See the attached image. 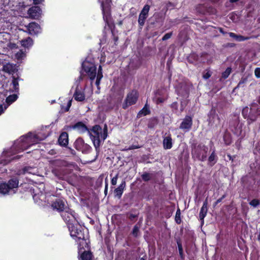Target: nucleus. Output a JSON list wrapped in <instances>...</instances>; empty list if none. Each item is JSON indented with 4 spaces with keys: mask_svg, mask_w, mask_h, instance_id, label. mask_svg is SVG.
I'll list each match as a JSON object with an SVG mask.
<instances>
[{
    "mask_svg": "<svg viewBox=\"0 0 260 260\" xmlns=\"http://www.w3.org/2000/svg\"><path fill=\"white\" fill-rule=\"evenodd\" d=\"M231 68H228L226 70L222 73V78L224 79L227 78L231 73Z\"/></svg>",
    "mask_w": 260,
    "mask_h": 260,
    "instance_id": "nucleus-34",
    "label": "nucleus"
},
{
    "mask_svg": "<svg viewBox=\"0 0 260 260\" xmlns=\"http://www.w3.org/2000/svg\"><path fill=\"white\" fill-rule=\"evenodd\" d=\"M118 175L117 174L115 177H114L111 180V184L113 185H115L117 183V181L118 179Z\"/></svg>",
    "mask_w": 260,
    "mask_h": 260,
    "instance_id": "nucleus-45",
    "label": "nucleus"
},
{
    "mask_svg": "<svg viewBox=\"0 0 260 260\" xmlns=\"http://www.w3.org/2000/svg\"><path fill=\"white\" fill-rule=\"evenodd\" d=\"M239 0H230V2L231 3H235V2H237V1H238Z\"/></svg>",
    "mask_w": 260,
    "mask_h": 260,
    "instance_id": "nucleus-59",
    "label": "nucleus"
},
{
    "mask_svg": "<svg viewBox=\"0 0 260 260\" xmlns=\"http://www.w3.org/2000/svg\"><path fill=\"white\" fill-rule=\"evenodd\" d=\"M225 197V195L224 194L222 196L221 198L218 199L216 202H215V205H217L219 203L221 202L222 201V200Z\"/></svg>",
    "mask_w": 260,
    "mask_h": 260,
    "instance_id": "nucleus-51",
    "label": "nucleus"
},
{
    "mask_svg": "<svg viewBox=\"0 0 260 260\" xmlns=\"http://www.w3.org/2000/svg\"><path fill=\"white\" fill-rule=\"evenodd\" d=\"M21 44L22 46L25 47H28L30 46L32 44V40L29 37L27 38L26 39L22 40L21 41Z\"/></svg>",
    "mask_w": 260,
    "mask_h": 260,
    "instance_id": "nucleus-26",
    "label": "nucleus"
},
{
    "mask_svg": "<svg viewBox=\"0 0 260 260\" xmlns=\"http://www.w3.org/2000/svg\"><path fill=\"white\" fill-rule=\"evenodd\" d=\"M254 74L256 78H260V68H256L255 69Z\"/></svg>",
    "mask_w": 260,
    "mask_h": 260,
    "instance_id": "nucleus-42",
    "label": "nucleus"
},
{
    "mask_svg": "<svg viewBox=\"0 0 260 260\" xmlns=\"http://www.w3.org/2000/svg\"><path fill=\"white\" fill-rule=\"evenodd\" d=\"M172 32H169V33H167V34H165L164 35V36L162 37V40L166 41V40L170 39L171 38V37L172 36Z\"/></svg>",
    "mask_w": 260,
    "mask_h": 260,
    "instance_id": "nucleus-41",
    "label": "nucleus"
},
{
    "mask_svg": "<svg viewBox=\"0 0 260 260\" xmlns=\"http://www.w3.org/2000/svg\"><path fill=\"white\" fill-rule=\"evenodd\" d=\"M251 104L252 105L256 112H257V114L260 115V105H258L256 103H253Z\"/></svg>",
    "mask_w": 260,
    "mask_h": 260,
    "instance_id": "nucleus-37",
    "label": "nucleus"
},
{
    "mask_svg": "<svg viewBox=\"0 0 260 260\" xmlns=\"http://www.w3.org/2000/svg\"><path fill=\"white\" fill-rule=\"evenodd\" d=\"M138 231H139L138 228L136 226H135L133 229V235H134L135 236H137Z\"/></svg>",
    "mask_w": 260,
    "mask_h": 260,
    "instance_id": "nucleus-50",
    "label": "nucleus"
},
{
    "mask_svg": "<svg viewBox=\"0 0 260 260\" xmlns=\"http://www.w3.org/2000/svg\"><path fill=\"white\" fill-rule=\"evenodd\" d=\"M213 118L215 119V120L213 121V123H215L216 125L219 124L220 122V119L218 115L214 114L213 116Z\"/></svg>",
    "mask_w": 260,
    "mask_h": 260,
    "instance_id": "nucleus-38",
    "label": "nucleus"
},
{
    "mask_svg": "<svg viewBox=\"0 0 260 260\" xmlns=\"http://www.w3.org/2000/svg\"><path fill=\"white\" fill-rule=\"evenodd\" d=\"M138 98V94L136 90H132L129 92L126 96V98L122 105V108L124 109L128 107L135 104Z\"/></svg>",
    "mask_w": 260,
    "mask_h": 260,
    "instance_id": "nucleus-8",
    "label": "nucleus"
},
{
    "mask_svg": "<svg viewBox=\"0 0 260 260\" xmlns=\"http://www.w3.org/2000/svg\"><path fill=\"white\" fill-rule=\"evenodd\" d=\"M8 46L11 49H14L17 48L16 44H15L14 43H9Z\"/></svg>",
    "mask_w": 260,
    "mask_h": 260,
    "instance_id": "nucleus-49",
    "label": "nucleus"
},
{
    "mask_svg": "<svg viewBox=\"0 0 260 260\" xmlns=\"http://www.w3.org/2000/svg\"><path fill=\"white\" fill-rule=\"evenodd\" d=\"M61 216L68 224L71 236L78 239H84V236L82 231L77 228L78 221L77 219L76 214L70 209H66L61 213Z\"/></svg>",
    "mask_w": 260,
    "mask_h": 260,
    "instance_id": "nucleus-1",
    "label": "nucleus"
},
{
    "mask_svg": "<svg viewBox=\"0 0 260 260\" xmlns=\"http://www.w3.org/2000/svg\"><path fill=\"white\" fill-rule=\"evenodd\" d=\"M192 124V118L189 116H186L183 119L180 125V128L185 132H188L191 127Z\"/></svg>",
    "mask_w": 260,
    "mask_h": 260,
    "instance_id": "nucleus-12",
    "label": "nucleus"
},
{
    "mask_svg": "<svg viewBox=\"0 0 260 260\" xmlns=\"http://www.w3.org/2000/svg\"><path fill=\"white\" fill-rule=\"evenodd\" d=\"M72 100H70L69 101V102L68 103V104H67V108H66V111H68L69 110V109H70V107H71V106L72 105Z\"/></svg>",
    "mask_w": 260,
    "mask_h": 260,
    "instance_id": "nucleus-52",
    "label": "nucleus"
},
{
    "mask_svg": "<svg viewBox=\"0 0 260 260\" xmlns=\"http://www.w3.org/2000/svg\"><path fill=\"white\" fill-rule=\"evenodd\" d=\"M107 189H108V185L107 184L106 185V187H105V192H107Z\"/></svg>",
    "mask_w": 260,
    "mask_h": 260,
    "instance_id": "nucleus-60",
    "label": "nucleus"
},
{
    "mask_svg": "<svg viewBox=\"0 0 260 260\" xmlns=\"http://www.w3.org/2000/svg\"><path fill=\"white\" fill-rule=\"evenodd\" d=\"M19 181L16 178L10 179L8 183H3L0 184V193L6 194L8 193L10 190L16 188L18 186Z\"/></svg>",
    "mask_w": 260,
    "mask_h": 260,
    "instance_id": "nucleus-6",
    "label": "nucleus"
},
{
    "mask_svg": "<svg viewBox=\"0 0 260 260\" xmlns=\"http://www.w3.org/2000/svg\"><path fill=\"white\" fill-rule=\"evenodd\" d=\"M142 178L144 181H148L150 179V176L148 173H144L142 175Z\"/></svg>",
    "mask_w": 260,
    "mask_h": 260,
    "instance_id": "nucleus-40",
    "label": "nucleus"
},
{
    "mask_svg": "<svg viewBox=\"0 0 260 260\" xmlns=\"http://www.w3.org/2000/svg\"><path fill=\"white\" fill-rule=\"evenodd\" d=\"M108 128L106 124L102 128L100 125H95L93 126L90 131H88V134L92 140L95 149L97 152L99 151L101 141H103L107 138L108 136Z\"/></svg>",
    "mask_w": 260,
    "mask_h": 260,
    "instance_id": "nucleus-2",
    "label": "nucleus"
},
{
    "mask_svg": "<svg viewBox=\"0 0 260 260\" xmlns=\"http://www.w3.org/2000/svg\"><path fill=\"white\" fill-rule=\"evenodd\" d=\"M230 128L235 134L239 136L242 133V124L236 119L231 123Z\"/></svg>",
    "mask_w": 260,
    "mask_h": 260,
    "instance_id": "nucleus-11",
    "label": "nucleus"
},
{
    "mask_svg": "<svg viewBox=\"0 0 260 260\" xmlns=\"http://www.w3.org/2000/svg\"><path fill=\"white\" fill-rule=\"evenodd\" d=\"M140 260H145L144 258H141Z\"/></svg>",
    "mask_w": 260,
    "mask_h": 260,
    "instance_id": "nucleus-63",
    "label": "nucleus"
},
{
    "mask_svg": "<svg viewBox=\"0 0 260 260\" xmlns=\"http://www.w3.org/2000/svg\"><path fill=\"white\" fill-rule=\"evenodd\" d=\"M74 97L76 101L79 102H82L85 99L84 93L76 89L74 94Z\"/></svg>",
    "mask_w": 260,
    "mask_h": 260,
    "instance_id": "nucleus-20",
    "label": "nucleus"
},
{
    "mask_svg": "<svg viewBox=\"0 0 260 260\" xmlns=\"http://www.w3.org/2000/svg\"><path fill=\"white\" fill-rule=\"evenodd\" d=\"M175 221L178 224H180L181 222V212L179 209H178L176 211L175 215Z\"/></svg>",
    "mask_w": 260,
    "mask_h": 260,
    "instance_id": "nucleus-33",
    "label": "nucleus"
},
{
    "mask_svg": "<svg viewBox=\"0 0 260 260\" xmlns=\"http://www.w3.org/2000/svg\"><path fill=\"white\" fill-rule=\"evenodd\" d=\"M7 107H5V108H3V107L2 105H0V115L3 113L4 111L6 109Z\"/></svg>",
    "mask_w": 260,
    "mask_h": 260,
    "instance_id": "nucleus-53",
    "label": "nucleus"
},
{
    "mask_svg": "<svg viewBox=\"0 0 260 260\" xmlns=\"http://www.w3.org/2000/svg\"><path fill=\"white\" fill-rule=\"evenodd\" d=\"M51 206L53 209H56V210L61 212V213L62 211H64V202L60 200H57L55 202L52 203Z\"/></svg>",
    "mask_w": 260,
    "mask_h": 260,
    "instance_id": "nucleus-16",
    "label": "nucleus"
},
{
    "mask_svg": "<svg viewBox=\"0 0 260 260\" xmlns=\"http://www.w3.org/2000/svg\"><path fill=\"white\" fill-rule=\"evenodd\" d=\"M82 66L92 82L95 79L96 75V68L95 66L88 61H84L82 63Z\"/></svg>",
    "mask_w": 260,
    "mask_h": 260,
    "instance_id": "nucleus-7",
    "label": "nucleus"
},
{
    "mask_svg": "<svg viewBox=\"0 0 260 260\" xmlns=\"http://www.w3.org/2000/svg\"><path fill=\"white\" fill-rule=\"evenodd\" d=\"M31 170H32V168L31 167H25L23 169V172L24 173H30Z\"/></svg>",
    "mask_w": 260,
    "mask_h": 260,
    "instance_id": "nucleus-43",
    "label": "nucleus"
},
{
    "mask_svg": "<svg viewBox=\"0 0 260 260\" xmlns=\"http://www.w3.org/2000/svg\"><path fill=\"white\" fill-rule=\"evenodd\" d=\"M127 149V148L125 147V148L123 149V150L126 151L125 149Z\"/></svg>",
    "mask_w": 260,
    "mask_h": 260,
    "instance_id": "nucleus-64",
    "label": "nucleus"
},
{
    "mask_svg": "<svg viewBox=\"0 0 260 260\" xmlns=\"http://www.w3.org/2000/svg\"><path fill=\"white\" fill-rule=\"evenodd\" d=\"M43 139L40 138L38 135L29 133L26 136H22L18 139L15 142L14 147L18 150H23Z\"/></svg>",
    "mask_w": 260,
    "mask_h": 260,
    "instance_id": "nucleus-3",
    "label": "nucleus"
},
{
    "mask_svg": "<svg viewBox=\"0 0 260 260\" xmlns=\"http://www.w3.org/2000/svg\"><path fill=\"white\" fill-rule=\"evenodd\" d=\"M147 18V16L144 15L140 13L139 14V19H138L139 24L140 26H143L145 23V20Z\"/></svg>",
    "mask_w": 260,
    "mask_h": 260,
    "instance_id": "nucleus-29",
    "label": "nucleus"
},
{
    "mask_svg": "<svg viewBox=\"0 0 260 260\" xmlns=\"http://www.w3.org/2000/svg\"><path fill=\"white\" fill-rule=\"evenodd\" d=\"M12 85L13 91L17 92L19 90V83L18 78L13 77Z\"/></svg>",
    "mask_w": 260,
    "mask_h": 260,
    "instance_id": "nucleus-27",
    "label": "nucleus"
},
{
    "mask_svg": "<svg viewBox=\"0 0 260 260\" xmlns=\"http://www.w3.org/2000/svg\"><path fill=\"white\" fill-rule=\"evenodd\" d=\"M140 147H141V146H139V145H132V146L128 147L127 149H125V150H132V149L140 148Z\"/></svg>",
    "mask_w": 260,
    "mask_h": 260,
    "instance_id": "nucleus-44",
    "label": "nucleus"
},
{
    "mask_svg": "<svg viewBox=\"0 0 260 260\" xmlns=\"http://www.w3.org/2000/svg\"><path fill=\"white\" fill-rule=\"evenodd\" d=\"M72 128L80 133H83L88 130L87 126L82 122H78L74 124Z\"/></svg>",
    "mask_w": 260,
    "mask_h": 260,
    "instance_id": "nucleus-17",
    "label": "nucleus"
},
{
    "mask_svg": "<svg viewBox=\"0 0 260 260\" xmlns=\"http://www.w3.org/2000/svg\"><path fill=\"white\" fill-rule=\"evenodd\" d=\"M217 160V157L215 154V150H213L208 158L209 162L211 166L215 164Z\"/></svg>",
    "mask_w": 260,
    "mask_h": 260,
    "instance_id": "nucleus-25",
    "label": "nucleus"
},
{
    "mask_svg": "<svg viewBox=\"0 0 260 260\" xmlns=\"http://www.w3.org/2000/svg\"><path fill=\"white\" fill-rule=\"evenodd\" d=\"M207 72L204 73L203 75V77L205 79H209L211 76V72L210 71L207 70Z\"/></svg>",
    "mask_w": 260,
    "mask_h": 260,
    "instance_id": "nucleus-39",
    "label": "nucleus"
},
{
    "mask_svg": "<svg viewBox=\"0 0 260 260\" xmlns=\"http://www.w3.org/2000/svg\"><path fill=\"white\" fill-rule=\"evenodd\" d=\"M24 56V53L21 50H20L19 51H18L15 55L16 58L18 59L22 58Z\"/></svg>",
    "mask_w": 260,
    "mask_h": 260,
    "instance_id": "nucleus-36",
    "label": "nucleus"
},
{
    "mask_svg": "<svg viewBox=\"0 0 260 260\" xmlns=\"http://www.w3.org/2000/svg\"><path fill=\"white\" fill-rule=\"evenodd\" d=\"M249 204L251 207H252L253 208H256L259 205L260 201L258 199H254L252 200L249 203Z\"/></svg>",
    "mask_w": 260,
    "mask_h": 260,
    "instance_id": "nucleus-31",
    "label": "nucleus"
},
{
    "mask_svg": "<svg viewBox=\"0 0 260 260\" xmlns=\"http://www.w3.org/2000/svg\"><path fill=\"white\" fill-rule=\"evenodd\" d=\"M100 75L101 76V78H103L102 68L101 66H100L99 67L97 77H99Z\"/></svg>",
    "mask_w": 260,
    "mask_h": 260,
    "instance_id": "nucleus-48",
    "label": "nucleus"
},
{
    "mask_svg": "<svg viewBox=\"0 0 260 260\" xmlns=\"http://www.w3.org/2000/svg\"><path fill=\"white\" fill-rule=\"evenodd\" d=\"M247 81V78H242L241 80L240 81V82H239L238 83V85L237 86V87H240L241 86L242 84H245Z\"/></svg>",
    "mask_w": 260,
    "mask_h": 260,
    "instance_id": "nucleus-46",
    "label": "nucleus"
},
{
    "mask_svg": "<svg viewBox=\"0 0 260 260\" xmlns=\"http://www.w3.org/2000/svg\"><path fill=\"white\" fill-rule=\"evenodd\" d=\"M55 164L58 166L66 167L67 166L68 163L63 160H57L55 161Z\"/></svg>",
    "mask_w": 260,
    "mask_h": 260,
    "instance_id": "nucleus-35",
    "label": "nucleus"
},
{
    "mask_svg": "<svg viewBox=\"0 0 260 260\" xmlns=\"http://www.w3.org/2000/svg\"><path fill=\"white\" fill-rule=\"evenodd\" d=\"M178 248H179V253L181 255L182 254V252H183L181 245H178Z\"/></svg>",
    "mask_w": 260,
    "mask_h": 260,
    "instance_id": "nucleus-54",
    "label": "nucleus"
},
{
    "mask_svg": "<svg viewBox=\"0 0 260 260\" xmlns=\"http://www.w3.org/2000/svg\"><path fill=\"white\" fill-rule=\"evenodd\" d=\"M101 3V7L103 15V19L106 23L109 25V10L111 6V0H99Z\"/></svg>",
    "mask_w": 260,
    "mask_h": 260,
    "instance_id": "nucleus-9",
    "label": "nucleus"
},
{
    "mask_svg": "<svg viewBox=\"0 0 260 260\" xmlns=\"http://www.w3.org/2000/svg\"><path fill=\"white\" fill-rule=\"evenodd\" d=\"M59 145L66 146L68 143V135L66 132H63L60 135L58 140Z\"/></svg>",
    "mask_w": 260,
    "mask_h": 260,
    "instance_id": "nucleus-18",
    "label": "nucleus"
},
{
    "mask_svg": "<svg viewBox=\"0 0 260 260\" xmlns=\"http://www.w3.org/2000/svg\"><path fill=\"white\" fill-rule=\"evenodd\" d=\"M258 104L259 105H260V98H259L258 100Z\"/></svg>",
    "mask_w": 260,
    "mask_h": 260,
    "instance_id": "nucleus-62",
    "label": "nucleus"
},
{
    "mask_svg": "<svg viewBox=\"0 0 260 260\" xmlns=\"http://www.w3.org/2000/svg\"><path fill=\"white\" fill-rule=\"evenodd\" d=\"M74 145L77 150H80L82 152L89 151L91 149V147L87 144H85L83 140L80 138H78L76 140Z\"/></svg>",
    "mask_w": 260,
    "mask_h": 260,
    "instance_id": "nucleus-10",
    "label": "nucleus"
},
{
    "mask_svg": "<svg viewBox=\"0 0 260 260\" xmlns=\"http://www.w3.org/2000/svg\"><path fill=\"white\" fill-rule=\"evenodd\" d=\"M26 28L27 31L31 35H36L41 32V27L39 25L32 22L29 23L27 25L25 26Z\"/></svg>",
    "mask_w": 260,
    "mask_h": 260,
    "instance_id": "nucleus-13",
    "label": "nucleus"
},
{
    "mask_svg": "<svg viewBox=\"0 0 260 260\" xmlns=\"http://www.w3.org/2000/svg\"><path fill=\"white\" fill-rule=\"evenodd\" d=\"M125 182L124 181H122L120 185L115 189L114 192L115 193V196L120 198L122 194L123 191L125 187Z\"/></svg>",
    "mask_w": 260,
    "mask_h": 260,
    "instance_id": "nucleus-21",
    "label": "nucleus"
},
{
    "mask_svg": "<svg viewBox=\"0 0 260 260\" xmlns=\"http://www.w3.org/2000/svg\"><path fill=\"white\" fill-rule=\"evenodd\" d=\"M163 102H164V100L161 98H159L157 99L156 103H157V104H158V103H162Z\"/></svg>",
    "mask_w": 260,
    "mask_h": 260,
    "instance_id": "nucleus-55",
    "label": "nucleus"
},
{
    "mask_svg": "<svg viewBox=\"0 0 260 260\" xmlns=\"http://www.w3.org/2000/svg\"><path fill=\"white\" fill-rule=\"evenodd\" d=\"M41 10L38 6H34L28 10V15L32 19L38 18L41 15Z\"/></svg>",
    "mask_w": 260,
    "mask_h": 260,
    "instance_id": "nucleus-14",
    "label": "nucleus"
},
{
    "mask_svg": "<svg viewBox=\"0 0 260 260\" xmlns=\"http://www.w3.org/2000/svg\"><path fill=\"white\" fill-rule=\"evenodd\" d=\"M258 240L260 241V234L258 236Z\"/></svg>",
    "mask_w": 260,
    "mask_h": 260,
    "instance_id": "nucleus-61",
    "label": "nucleus"
},
{
    "mask_svg": "<svg viewBox=\"0 0 260 260\" xmlns=\"http://www.w3.org/2000/svg\"><path fill=\"white\" fill-rule=\"evenodd\" d=\"M150 112L148 107H147V105H145L144 107L139 112L138 115L141 116L144 115L145 116L149 114Z\"/></svg>",
    "mask_w": 260,
    "mask_h": 260,
    "instance_id": "nucleus-30",
    "label": "nucleus"
},
{
    "mask_svg": "<svg viewBox=\"0 0 260 260\" xmlns=\"http://www.w3.org/2000/svg\"><path fill=\"white\" fill-rule=\"evenodd\" d=\"M207 205H208V202H207V200L206 199L203 203V206L201 209V210L200 212V214H199L200 219L201 221L202 224L204 223V219L207 215V211H208Z\"/></svg>",
    "mask_w": 260,
    "mask_h": 260,
    "instance_id": "nucleus-15",
    "label": "nucleus"
},
{
    "mask_svg": "<svg viewBox=\"0 0 260 260\" xmlns=\"http://www.w3.org/2000/svg\"><path fill=\"white\" fill-rule=\"evenodd\" d=\"M82 260H91L92 258V253L90 251H84L80 256Z\"/></svg>",
    "mask_w": 260,
    "mask_h": 260,
    "instance_id": "nucleus-24",
    "label": "nucleus"
},
{
    "mask_svg": "<svg viewBox=\"0 0 260 260\" xmlns=\"http://www.w3.org/2000/svg\"><path fill=\"white\" fill-rule=\"evenodd\" d=\"M163 145L164 148L165 149H169L172 148V140L170 135L164 138L163 140Z\"/></svg>",
    "mask_w": 260,
    "mask_h": 260,
    "instance_id": "nucleus-22",
    "label": "nucleus"
},
{
    "mask_svg": "<svg viewBox=\"0 0 260 260\" xmlns=\"http://www.w3.org/2000/svg\"><path fill=\"white\" fill-rule=\"evenodd\" d=\"M172 107H175V108H177V103H174L172 104Z\"/></svg>",
    "mask_w": 260,
    "mask_h": 260,
    "instance_id": "nucleus-58",
    "label": "nucleus"
},
{
    "mask_svg": "<svg viewBox=\"0 0 260 260\" xmlns=\"http://www.w3.org/2000/svg\"><path fill=\"white\" fill-rule=\"evenodd\" d=\"M208 148L203 144H194L191 147V155L194 159L201 161L207 158Z\"/></svg>",
    "mask_w": 260,
    "mask_h": 260,
    "instance_id": "nucleus-4",
    "label": "nucleus"
},
{
    "mask_svg": "<svg viewBox=\"0 0 260 260\" xmlns=\"http://www.w3.org/2000/svg\"><path fill=\"white\" fill-rule=\"evenodd\" d=\"M149 10L150 6L148 5H146L143 7L140 13L148 17Z\"/></svg>",
    "mask_w": 260,
    "mask_h": 260,
    "instance_id": "nucleus-32",
    "label": "nucleus"
},
{
    "mask_svg": "<svg viewBox=\"0 0 260 260\" xmlns=\"http://www.w3.org/2000/svg\"><path fill=\"white\" fill-rule=\"evenodd\" d=\"M17 99V95L16 94H12L10 95L9 96H8L6 100V102L8 103V105H10L13 102L15 101Z\"/></svg>",
    "mask_w": 260,
    "mask_h": 260,
    "instance_id": "nucleus-28",
    "label": "nucleus"
},
{
    "mask_svg": "<svg viewBox=\"0 0 260 260\" xmlns=\"http://www.w3.org/2000/svg\"><path fill=\"white\" fill-rule=\"evenodd\" d=\"M229 35L231 38L235 39L236 41L239 42L248 40L250 38V37H244L241 35H238L234 32H229Z\"/></svg>",
    "mask_w": 260,
    "mask_h": 260,
    "instance_id": "nucleus-23",
    "label": "nucleus"
},
{
    "mask_svg": "<svg viewBox=\"0 0 260 260\" xmlns=\"http://www.w3.org/2000/svg\"><path fill=\"white\" fill-rule=\"evenodd\" d=\"M102 78H101V76L100 75L99 77H97L96 78V81H95V84L98 87V89H100V82H101V80L102 79Z\"/></svg>",
    "mask_w": 260,
    "mask_h": 260,
    "instance_id": "nucleus-47",
    "label": "nucleus"
},
{
    "mask_svg": "<svg viewBox=\"0 0 260 260\" xmlns=\"http://www.w3.org/2000/svg\"><path fill=\"white\" fill-rule=\"evenodd\" d=\"M219 31L222 33V34H225V32L223 31V29L222 28H219Z\"/></svg>",
    "mask_w": 260,
    "mask_h": 260,
    "instance_id": "nucleus-57",
    "label": "nucleus"
},
{
    "mask_svg": "<svg viewBox=\"0 0 260 260\" xmlns=\"http://www.w3.org/2000/svg\"><path fill=\"white\" fill-rule=\"evenodd\" d=\"M42 0H34V2L35 4H38L41 3Z\"/></svg>",
    "mask_w": 260,
    "mask_h": 260,
    "instance_id": "nucleus-56",
    "label": "nucleus"
},
{
    "mask_svg": "<svg viewBox=\"0 0 260 260\" xmlns=\"http://www.w3.org/2000/svg\"><path fill=\"white\" fill-rule=\"evenodd\" d=\"M3 70L9 74H13L15 70V65L8 63L3 66Z\"/></svg>",
    "mask_w": 260,
    "mask_h": 260,
    "instance_id": "nucleus-19",
    "label": "nucleus"
},
{
    "mask_svg": "<svg viewBox=\"0 0 260 260\" xmlns=\"http://www.w3.org/2000/svg\"><path fill=\"white\" fill-rule=\"evenodd\" d=\"M242 114L244 118L247 119L248 124L255 121L258 116H259L258 114H257V112L252 104L250 105V109L247 107L244 108Z\"/></svg>",
    "mask_w": 260,
    "mask_h": 260,
    "instance_id": "nucleus-5",
    "label": "nucleus"
}]
</instances>
